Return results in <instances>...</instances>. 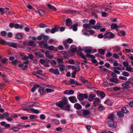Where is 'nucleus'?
I'll return each instance as SVG.
<instances>
[{
	"instance_id": "obj_1",
	"label": "nucleus",
	"mask_w": 133,
	"mask_h": 133,
	"mask_svg": "<svg viewBox=\"0 0 133 133\" xmlns=\"http://www.w3.org/2000/svg\"><path fill=\"white\" fill-rule=\"evenodd\" d=\"M68 100L67 98L65 96H64L62 98V100L56 103V105L62 108V110L69 111L70 106L69 104H68Z\"/></svg>"
},
{
	"instance_id": "obj_2",
	"label": "nucleus",
	"mask_w": 133,
	"mask_h": 133,
	"mask_svg": "<svg viewBox=\"0 0 133 133\" xmlns=\"http://www.w3.org/2000/svg\"><path fill=\"white\" fill-rule=\"evenodd\" d=\"M77 98L78 100L80 102L83 101L84 98L87 99L88 98V96L87 94H80L77 95Z\"/></svg>"
},
{
	"instance_id": "obj_3",
	"label": "nucleus",
	"mask_w": 133,
	"mask_h": 133,
	"mask_svg": "<svg viewBox=\"0 0 133 133\" xmlns=\"http://www.w3.org/2000/svg\"><path fill=\"white\" fill-rule=\"evenodd\" d=\"M73 41V40L71 38H68L66 41L63 42V44L65 47L66 49H67L69 48V45L67 44V43L69 44L72 43Z\"/></svg>"
},
{
	"instance_id": "obj_4",
	"label": "nucleus",
	"mask_w": 133,
	"mask_h": 133,
	"mask_svg": "<svg viewBox=\"0 0 133 133\" xmlns=\"http://www.w3.org/2000/svg\"><path fill=\"white\" fill-rule=\"evenodd\" d=\"M45 48L51 51H56L58 50V49L57 48H55L54 46L53 45L49 46L48 44L45 45Z\"/></svg>"
},
{
	"instance_id": "obj_5",
	"label": "nucleus",
	"mask_w": 133,
	"mask_h": 133,
	"mask_svg": "<svg viewBox=\"0 0 133 133\" xmlns=\"http://www.w3.org/2000/svg\"><path fill=\"white\" fill-rule=\"evenodd\" d=\"M49 71L50 72L56 75H58L59 74V71L57 69L51 68L49 69Z\"/></svg>"
},
{
	"instance_id": "obj_6",
	"label": "nucleus",
	"mask_w": 133,
	"mask_h": 133,
	"mask_svg": "<svg viewBox=\"0 0 133 133\" xmlns=\"http://www.w3.org/2000/svg\"><path fill=\"white\" fill-rule=\"evenodd\" d=\"M45 88L43 87H41L39 88L38 91L41 96L45 94Z\"/></svg>"
},
{
	"instance_id": "obj_7",
	"label": "nucleus",
	"mask_w": 133,
	"mask_h": 133,
	"mask_svg": "<svg viewBox=\"0 0 133 133\" xmlns=\"http://www.w3.org/2000/svg\"><path fill=\"white\" fill-rule=\"evenodd\" d=\"M69 101L72 103H74L77 102V100L75 96H72L69 98Z\"/></svg>"
},
{
	"instance_id": "obj_8",
	"label": "nucleus",
	"mask_w": 133,
	"mask_h": 133,
	"mask_svg": "<svg viewBox=\"0 0 133 133\" xmlns=\"http://www.w3.org/2000/svg\"><path fill=\"white\" fill-rule=\"evenodd\" d=\"M59 27L57 25H55L54 28H52L50 31V32L52 34H54L56 32L58 31L59 29Z\"/></svg>"
},
{
	"instance_id": "obj_9",
	"label": "nucleus",
	"mask_w": 133,
	"mask_h": 133,
	"mask_svg": "<svg viewBox=\"0 0 133 133\" xmlns=\"http://www.w3.org/2000/svg\"><path fill=\"white\" fill-rule=\"evenodd\" d=\"M46 5L48 7L50 10L54 11H56L57 10V9L54 6L51 5L49 3H46Z\"/></svg>"
},
{
	"instance_id": "obj_10",
	"label": "nucleus",
	"mask_w": 133,
	"mask_h": 133,
	"mask_svg": "<svg viewBox=\"0 0 133 133\" xmlns=\"http://www.w3.org/2000/svg\"><path fill=\"white\" fill-rule=\"evenodd\" d=\"M130 82L128 81H126L124 83L122 84V87L125 88H129L130 87V86L128 84Z\"/></svg>"
},
{
	"instance_id": "obj_11",
	"label": "nucleus",
	"mask_w": 133,
	"mask_h": 133,
	"mask_svg": "<svg viewBox=\"0 0 133 133\" xmlns=\"http://www.w3.org/2000/svg\"><path fill=\"white\" fill-rule=\"evenodd\" d=\"M70 83L71 84H76L77 85L80 86L82 85V84L79 83V82L75 81V79H71L70 81Z\"/></svg>"
},
{
	"instance_id": "obj_12",
	"label": "nucleus",
	"mask_w": 133,
	"mask_h": 133,
	"mask_svg": "<svg viewBox=\"0 0 133 133\" xmlns=\"http://www.w3.org/2000/svg\"><path fill=\"white\" fill-rule=\"evenodd\" d=\"M74 107L77 110L81 109L82 108L81 105L78 103H75L74 105Z\"/></svg>"
},
{
	"instance_id": "obj_13",
	"label": "nucleus",
	"mask_w": 133,
	"mask_h": 133,
	"mask_svg": "<svg viewBox=\"0 0 133 133\" xmlns=\"http://www.w3.org/2000/svg\"><path fill=\"white\" fill-rule=\"evenodd\" d=\"M34 102H31L26 103L25 104H23L22 106L23 107H31L34 105Z\"/></svg>"
},
{
	"instance_id": "obj_14",
	"label": "nucleus",
	"mask_w": 133,
	"mask_h": 133,
	"mask_svg": "<svg viewBox=\"0 0 133 133\" xmlns=\"http://www.w3.org/2000/svg\"><path fill=\"white\" fill-rule=\"evenodd\" d=\"M115 50L116 52H119L118 54L120 55H122V53L121 51L120 50L121 48L118 46H117L115 47Z\"/></svg>"
},
{
	"instance_id": "obj_15",
	"label": "nucleus",
	"mask_w": 133,
	"mask_h": 133,
	"mask_svg": "<svg viewBox=\"0 0 133 133\" xmlns=\"http://www.w3.org/2000/svg\"><path fill=\"white\" fill-rule=\"evenodd\" d=\"M100 99L98 98H95L94 101V105L95 107L97 106L99 103Z\"/></svg>"
},
{
	"instance_id": "obj_16",
	"label": "nucleus",
	"mask_w": 133,
	"mask_h": 133,
	"mask_svg": "<svg viewBox=\"0 0 133 133\" xmlns=\"http://www.w3.org/2000/svg\"><path fill=\"white\" fill-rule=\"evenodd\" d=\"M83 50L85 51L86 53H90L91 52V50L90 48H89L88 47H84L83 48Z\"/></svg>"
},
{
	"instance_id": "obj_17",
	"label": "nucleus",
	"mask_w": 133,
	"mask_h": 133,
	"mask_svg": "<svg viewBox=\"0 0 133 133\" xmlns=\"http://www.w3.org/2000/svg\"><path fill=\"white\" fill-rule=\"evenodd\" d=\"M9 114L8 112H5L4 113L3 115L0 114V118L1 119L4 118L5 117H7L9 116Z\"/></svg>"
},
{
	"instance_id": "obj_18",
	"label": "nucleus",
	"mask_w": 133,
	"mask_h": 133,
	"mask_svg": "<svg viewBox=\"0 0 133 133\" xmlns=\"http://www.w3.org/2000/svg\"><path fill=\"white\" fill-rule=\"evenodd\" d=\"M8 45L10 47H12L14 48H17V44L14 43H10L9 42Z\"/></svg>"
},
{
	"instance_id": "obj_19",
	"label": "nucleus",
	"mask_w": 133,
	"mask_h": 133,
	"mask_svg": "<svg viewBox=\"0 0 133 133\" xmlns=\"http://www.w3.org/2000/svg\"><path fill=\"white\" fill-rule=\"evenodd\" d=\"M90 113V111L88 110H85L83 112V114L84 116H89Z\"/></svg>"
},
{
	"instance_id": "obj_20",
	"label": "nucleus",
	"mask_w": 133,
	"mask_h": 133,
	"mask_svg": "<svg viewBox=\"0 0 133 133\" xmlns=\"http://www.w3.org/2000/svg\"><path fill=\"white\" fill-rule=\"evenodd\" d=\"M105 34H109L110 35L109 37V39H111L114 38L115 37V35L112 33L110 32H105Z\"/></svg>"
},
{
	"instance_id": "obj_21",
	"label": "nucleus",
	"mask_w": 133,
	"mask_h": 133,
	"mask_svg": "<svg viewBox=\"0 0 133 133\" xmlns=\"http://www.w3.org/2000/svg\"><path fill=\"white\" fill-rule=\"evenodd\" d=\"M51 121L53 123L57 125H58L59 124V121L57 119L55 118L52 119Z\"/></svg>"
},
{
	"instance_id": "obj_22",
	"label": "nucleus",
	"mask_w": 133,
	"mask_h": 133,
	"mask_svg": "<svg viewBox=\"0 0 133 133\" xmlns=\"http://www.w3.org/2000/svg\"><path fill=\"white\" fill-rule=\"evenodd\" d=\"M59 68V70L61 71H63L65 70V66L62 64H59L58 66Z\"/></svg>"
},
{
	"instance_id": "obj_23",
	"label": "nucleus",
	"mask_w": 133,
	"mask_h": 133,
	"mask_svg": "<svg viewBox=\"0 0 133 133\" xmlns=\"http://www.w3.org/2000/svg\"><path fill=\"white\" fill-rule=\"evenodd\" d=\"M18 66L20 68H22L23 70H25L28 67V66L27 65L24 66V64L22 63L19 64Z\"/></svg>"
},
{
	"instance_id": "obj_24",
	"label": "nucleus",
	"mask_w": 133,
	"mask_h": 133,
	"mask_svg": "<svg viewBox=\"0 0 133 133\" xmlns=\"http://www.w3.org/2000/svg\"><path fill=\"white\" fill-rule=\"evenodd\" d=\"M118 116L119 117H122L124 116V113L122 111L119 110L118 111L117 113Z\"/></svg>"
},
{
	"instance_id": "obj_25",
	"label": "nucleus",
	"mask_w": 133,
	"mask_h": 133,
	"mask_svg": "<svg viewBox=\"0 0 133 133\" xmlns=\"http://www.w3.org/2000/svg\"><path fill=\"white\" fill-rule=\"evenodd\" d=\"M35 54L36 56L40 58H43L44 57V55L43 54H41L40 52H36L35 53Z\"/></svg>"
},
{
	"instance_id": "obj_26",
	"label": "nucleus",
	"mask_w": 133,
	"mask_h": 133,
	"mask_svg": "<svg viewBox=\"0 0 133 133\" xmlns=\"http://www.w3.org/2000/svg\"><path fill=\"white\" fill-rule=\"evenodd\" d=\"M108 118L111 121H114L115 118V115L113 114H111L109 115Z\"/></svg>"
},
{
	"instance_id": "obj_27",
	"label": "nucleus",
	"mask_w": 133,
	"mask_h": 133,
	"mask_svg": "<svg viewBox=\"0 0 133 133\" xmlns=\"http://www.w3.org/2000/svg\"><path fill=\"white\" fill-rule=\"evenodd\" d=\"M23 34L22 33L17 34L16 36V38L17 39H21L23 38Z\"/></svg>"
},
{
	"instance_id": "obj_28",
	"label": "nucleus",
	"mask_w": 133,
	"mask_h": 133,
	"mask_svg": "<svg viewBox=\"0 0 133 133\" xmlns=\"http://www.w3.org/2000/svg\"><path fill=\"white\" fill-rule=\"evenodd\" d=\"M72 69L75 70L76 71H80V69L79 66H77L76 67L72 66L70 68Z\"/></svg>"
},
{
	"instance_id": "obj_29",
	"label": "nucleus",
	"mask_w": 133,
	"mask_h": 133,
	"mask_svg": "<svg viewBox=\"0 0 133 133\" xmlns=\"http://www.w3.org/2000/svg\"><path fill=\"white\" fill-rule=\"evenodd\" d=\"M126 70L130 72L133 73V68H131L130 66L126 67Z\"/></svg>"
},
{
	"instance_id": "obj_30",
	"label": "nucleus",
	"mask_w": 133,
	"mask_h": 133,
	"mask_svg": "<svg viewBox=\"0 0 133 133\" xmlns=\"http://www.w3.org/2000/svg\"><path fill=\"white\" fill-rule=\"evenodd\" d=\"M78 26V24H75L71 26V28L74 31H76L77 30V27Z\"/></svg>"
},
{
	"instance_id": "obj_31",
	"label": "nucleus",
	"mask_w": 133,
	"mask_h": 133,
	"mask_svg": "<svg viewBox=\"0 0 133 133\" xmlns=\"http://www.w3.org/2000/svg\"><path fill=\"white\" fill-rule=\"evenodd\" d=\"M38 44L40 46H44L45 47V44H47V42L46 43L44 41H41L38 42Z\"/></svg>"
},
{
	"instance_id": "obj_32",
	"label": "nucleus",
	"mask_w": 133,
	"mask_h": 133,
	"mask_svg": "<svg viewBox=\"0 0 133 133\" xmlns=\"http://www.w3.org/2000/svg\"><path fill=\"white\" fill-rule=\"evenodd\" d=\"M104 103L107 104L108 105H111L112 104L111 101L109 99L106 100L104 102Z\"/></svg>"
},
{
	"instance_id": "obj_33",
	"label": "nucleus",
	"mask_w": 133,
	"mask_h": 133,
	"mask_svg": "<svg viewBox=\"0 0 133 133\" xmlns=\"http://www.w3.org/2000/svg\"><path fill=\"white\" fill-rule=\"evenodd\" d=\"M45 91L47 93H50L54 92V90L53 89L47 88L45 89Z\"/></svg>"
},
{
	"instance_id": "obj_34",
	"label": "nucleus",
	"mask_w": 133,
	"mask_h": 133,
	"mask_svg": "<svg viewBox=\"0 0 133 133\" xmlns=\"http://www.w3.org/2000/svg\"><path fill=\"white\" fill-rule=\"evenodd\" d=\"M114 121L110 120L108 122V124L109 126L112 127L114 125Z\"/></svg>"
},
{
	"instance_id": "obj_35",
	"label": "nucleus",
	"mask_w": 133,
	"mask_h": 133,
	"mask_svg": "<svg viewBox=\"0 0 133 133\" xmlns=\"http://www.w3.org/2000/svg\"><path fill=\"white\" fill-rule=\"evenodd\" d=\"M90 24L89 23L88 24H84L83 25V28H85V29H90Z\"/></svg>"
},
{
	"instance_id": "obj_36",
	"label": "nucleus",
	"mask_w": 133,
	"mask_h": 133,
	"mask_svg": "<svg viewBox=\"0 0 133 133\" xmlns=\"http://www.w3.org/2000/svg\"><path fill=\"white\" fill-rule=\"evenodd\" d=\"M9 42L4 41L3 39H2L0 41V43L2 44H4L5 45H8Z\"/></svg>"
},
{
	"instance_id": "obj_37",
	"label": "nucleus",
	"mask_w": 133,
	"mask_h": 133,
	"mask_svg": "<svg viewBox=\"0 0 133 133\" xmlns=\"http://www.w3.org/2000/svg\"><path fill=\"white\" fill-rule=\"evenodd\" d=\"M105 51V50L102 49H99L98 50V52L102 55H104Z\"/></svg>"
},
{
	"instance_id": "obj_38",
	"label": "nucleus",
	"mask_w": 133,
	"mask_h": 133,
	"mask_svg": "<svg viewBox=\"0 0 133 133\" xmlns=\"http://www.w3.org/2000/svg\"><path fill=\"white\" fill-rule=\"evenodd\" d=\"M99 68L100 69H101V71L102 70L106 72H107L108 71H109L108 69L104 68L103 66H99Z\"/></svg>"
},
{
	"instance_id": "obj_39",
	"label": "nucleus",
	"mask_w": 133,
	"mask_h": 133,
	"mask_svg": "<svg viewBox=\"0 0 133 133\" xmlns=\"http://www.w3.org/2000/svg\"><path fill=\"white\" fill-rule=\"evenodd\" d=\"M80 79L84 83H89L87 80H86L84 79V78L82 77H79Z\"/></svg>"
},
{
	"instance_id": "obj_40",
	"label": "nucleus",
	"mask_w": 133,
	"mask_h": 133,
	"mask_svg": "<svg viewBox=\"0 0 133 133\" xmlns=\"http://www.w3.org/2000/svg\"><path fill=\"white\" fill-rule=\"evenodd\" d=\"M118 26L116 24H112L111 25V28L112 29H114L115 28H117Z\"/></svg>"
},
{
	"instance_id": "obj_41",
	"label": "nucleus",
	"mask_w": 133,
	"mask_h": 133,
	"mask_svg": "<svg viewBox=\"0 0 133 133\" xmlns=\"http://www.w3.org/2000/svg\"><path fill=\"white\" fill-rule=\"evenodd\" d=\"M98 110L100 111H102L105 109V107L102 105H100L98 107Z\"/></svg>"
},
{
	"instance_id": "obj_42",
	"label": "nucleus",
	"mask_w": 133,
	"mask_h": 133,
	"mask_svg": "<svg viewBox=\"0 0 133 133\" xmlns=\"http://www.w3.org/2000/svg\"><path fill=\"white\" fill-rule=\"evenodd\" d=\"M80 56L83 59L87 60V58L85 57L84 55L82 53H80L79 54Z\"/></svg>"
},
{
	"instance_id": "obj_43",
	"label": "nucleus",
	"mask_w": 133,
	"mask_h": 133,
	"mask_svg": "<svg viewBox=\"0 0 133 133\" xmlns=\"http://www.w3.org/2000/svg\"><path fill=\"white\" fill-rule=\"evenodd\" d=\"M121 111L124 113H127L128 112V111L126 109V107H123L121 109Z\"/></svg>"
},
{
	"instance_id": "obj_44",
	"label": "nucleus",
	"mask_w": 133,
	"mask_h": 133,
	"mask_svg": "<svg viewBox=\"0 0 133 133\" xmlns=\"http://www.w3.org/2000/svg\"><path fill=\"white\" fill-rule=\"evenodd\" d=\"M57 62L58 63H62L63 62V59L62 58H58L57 59Z\"/></svg>"
},
{
	"instance_id": "obj_45",
	"label": "nucleus",
	"mask_w": 133,
	"mask_h": 133,
	"mask_svg": "<svg viewBox=\"0 0 133 133\" xmlns=\"http://www.w3.org/2000/svg\"><path fill=\"white\" fill-rule=\"evenodd\" d=\"M122 75L123 76L126 77H128L129 76V73L126 71L123 72L122 73Z\"/></svg>"
},
{
	"instance_id": "obj_46",
	"label": "nucleus",
	"mask_w": 133,
	"mask_h": 133,
	"mask_svg": "<svg viewBox=\"0 0 133 133\" xmlns=\"http://www.w3.org/2000/svg\"><path fill=\"white\" fill-rule=\"evenodd\" d=\"M95 20L91 19L90 21L89 24H90H90H92V25H95Z\"/></svg>"
},
{
	"instance_id": "obj_47",
	"label": "nucleus",
	"mask_w": 133,
	"mask_h": 133,
	"mask_svg": "<svg viewBox=\"0 0 133 133\" xmlns=\"http://www.w3.org/2000/svg\"><path fill=\"white\" fill-rule=\"evenodd\" d=\"M110 81L111 82H114L115 83H117L118 82V80L116 79L112 78L110 79Z\"/></svg>"
},
{
	"instance_id": "obj_48",
	"label": "nucleus",
	"mask_w": 133,
	"mask_h": 133,
	"mask_svg": "<svg viewBox=\"0 0 133 133\" xmlns=\"http://www.w3.org/2000/svg\"><path fill=\"white\" fill-rule=\"evenodd\" d=\"M49 37L48 36L44 35L43 34V38L44 40L47 41L49 39Z\"/></svg>"
},
{
	"instance_id": "obj_49",
	"label": "nucleus",
	"mask_w": 133,
	"mask_h": 133,
	"mask_svg": "<svg viewBox=\"0 0 133 133\" xmlns=\"http://www.w3.org/2000/svg\"><path fill=\"white\" fill-rule=\"evenodd\" d=\"M18 60L17 59H15L12 61L11 63L14 65L16 66L17 64V63L18 62Z\"/></svg>"
},
{
	"instance_id": "obj_50",
	"label": "nucleus",
	"mask_w": 133,
	"mask_h": 133,
	"mask_svg": "<svg viewBox=\"0 0 133 133\" xmlns=\"http://www.w3.org/2000/svg\"><path fill=\"white\" fill-rule=\"evenodd\" d=\"M123 64L124 66L126 67L129 66V65L128 62L127 61L123 62Z\"/></svg>"
},
{
	"instance_id": "obj_51",
	"label": "nucleus",
	"mask_w": 133,
	"mask_h": 133,
	"mask_svg": "<svg viewBox=\"0 0 133 133\" xmlns=\"http://www.w3.org/2000/svg\"><path fill=\"white\" fill-rule=\"evenodd\" d=\"M37 117L34 115H32L29 116V118L31 119H33L34 118L36 119L37 118Z\"/></svg>"
},
{
	"instance_id": "obj_52",
	"label": "nucleus",
	"mask_w": 133,
	"mask_h": 133,
	"mask_svg": "<svg viewBox=\"0 0 133 133\" xmlns=\"http://www.w3.org/2000/svg\"><path fill=\"white\" fill-rule=\"evenodd\" d=\"M39 26L41 28H43L46 27V25L43 23L40 24L39 25Z\"/></svg>"
},
{
	"instance_id": "obj_53",
	"label": "nucleus",
	"mask_w": 133,
	"mask_h": 133,
	"mask_svg": "<svg viewBox=\"0 0 133 133\" xmlns=\"http://www.w3.org/2000/svg\"><path fill=\"white\" fill-rule=\"evenodd\" d=\"M7 34L6 31H3L1 32V35L3 36H5Z\"/></svg>"
},
{
	"instance_id": "obj_54",
	"label": "nucleus",
	"mask_w": 133,
	"mask_h": 133,
	"mask_svg": "<svg viewBox=\"0 0 133 133\" xmlns=\"http://www.w3.org/2000/svg\"><path fill=\"white\" fill-rule=\"evenodd\" d=\"M40 117L42 119L44 120L45 118V116L44 115L42 114L40 115Z\"/></svg>"
},
{
	"instance_id": "obj_55",
	"label": "nucleus",
	"mask_w": 133,
	"mask_h": 133,
	"mask_svg": "<svg viewBox=\"0 0 133 133\" xmlns=\"http://www.w3.org/2000/svg\"><path fill=\"white\" fill-rule=\"evenodd\" d=\"M38 12L40 15L44 13L45 12V11L42 10H39L38 11Z\"/></svg>"
},
{
	"instance_id": "obj_56",
	"label": "nucleus",
	"mask_w": 133,
	"mask_h": 133,
	"mask_svg": "<svg viewBox=\"0 0 133 133\" xmlns=\"http://www.w3.org/2000/svg\"><path fill=\"white\" fill-rule=\"evenodd\" d=\"M113 57L117 59L119 58V56L117 54L114 53L113 54Z\"/></svg>"
},
{
	"instance_id": "obj_57",
	"label": "nucleus",
	"mask_w": 133,
	"mask_h": 133,
	"mask_svg": "<svg viewBox=\"0 0 133 133\" xmlns=\"http://www.w3.org/2000/svg\"><path fill=\"white\" fill-rule=\"evenodd\" d=\"M119 78L120 79L123 80L125 81H126L127 79V77L123 76H120L119 77Z\"/></svg>"
},
{
	"instance_id": "obj_58",
	"label": "nucleus",
	"mask_w": 133,
	"mask_h": 133,
	"mask_svg": "<svg viewBox=\"0 0 133 133\" xmlns=\"http://www.w3.org/2000/svg\"><path fill=\"white\" fill-rule=\"evenodd\" d=\"M8 60L7 58H5L4 59H3L1 60V62L3 64H5L6 63V61Z\"/></svg>"
},
{
	"instance_id": "obj_59",
	"label": "nucleus",
	"mask_w": 133,
	"mask_h": 133,
	"mask_svg": "<svg viewBox=\"0 0 133 133\" xmlns=\"http://www.w3.org/2000/svg\"><path fill=\"white\" fill-rule=\"evenodd\" d=\"M93 28L94 29H98L101 28V26H95L93 27Z\"/></svg>"
},
{
	"instance_id": "obj_60",
	"label": "nucleus",
	"mask_w": 133,
	"mask_h": 133,
	"mask_svg": "<svg viewBox=\"0 0 133 133\" xmlns=\"http://www.w3.org/2000/svg\"><path fill=\"white\" fill-rule=\"evenodd\" d=\"M34 44V42L32 41H31L29 42L28 43V45L30 46H32Z\"/></svg>"
},
{
	"instance_id": "obj_61",
	"label": "nucleus",
	"mask_w": 133,
	"mask_h": 133,
	"mask_svg": "<svg viewBox=\"0 0 133 133\" xmlns=\"http://www.w3.org/2000/svg\"><path fill=\"white\" fill-rule=\"evenodd\" d=\"M11 129L14 131H16L19 130V128L18 127H15L11 128Z\"/></svg>"
},
{
	"instance_id": "obj_62",
	"label": "nucleus",
	"mask_w": 133,
	"mask_h": 133,
	"mask_svg": "<svg viewBox=\"0 0 133 133\" xmlns=\"http://www.w3.org/2000/svg\"><path fill=\"white\" fill-rule=\"evenodd\" d=\"M32 111L35 114H38L39 112V111L38 110L33 109Z\"/></svg>"
},
{
	"instance_id": "obj_63",
	"label": "nucleus",
	"mask_w": 133,
	"mask_h": 133,
	"mask_svg": "<svg viewBox=\"0 0 133 133\" xmlns=\"http://www.w3.org/2000/svg\"><path fill=\"white\" fill-rule=\"evenodd\" d=\"M61 53L62 54L64 55H67L68 54V52L64 51H61Z\"/></svg>"
},
{
	"instance_id": "obj_64",
	"label": "nucleus",
	"mask_w": 133,
	"mask_h": 133,
	"mask_svg": "<svg viewBox=\"0 0 133 133\" xmlns=\"http://www.w3.org/2000/svg\"><path fill=\"white\" fill-rule=\"evenodd\" d=\"M130 130L131 133H133V125L131 126Z\"/></svg>"
}]
</instances>
